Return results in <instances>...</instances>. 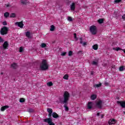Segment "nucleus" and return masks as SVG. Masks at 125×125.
I'll return each instance as SVG.
<instances>
[{
    "instance_id": "1",
    "label": "nucleus",
    "mask_w": 125,
    "mask_h": 125,
    "mask_svg": "<svg viewBox=\"0 0 125 125\" xmlns=\"http://www.w3.org/2000/svg\"><path fill=\"white\" fill-rule=\"evenodd\" d=\"M40 69L42 71H45L48 69V64L46 60H43L42 63L40 64Z\"/></svg>"
},
{
    "instance_id": "2",
    "label": "nucleus",
    "mask_w": 125,
    "mask_h": 125,
    "mask_svg": "<svg viewBox=\"0 0 125 125\" xmlns=\"http://www.w3.org/2000/svg\"><path fill=\"white\" fill-rule=\"evenodd\" d=\"M70 98V93L68 92V91H65L63 94V101L62 102L63 104H66V103H68V101H69V99Z\"/></svg>"
},
{
    "instance_id": "3",
    "label": "nucleus",
    "mask_w": 125,
    "mask_h": 125,
    "mask_svg": "<svg viewBox=\"0 0 125 125\" xmlns=\"http://www.w3.org/2000/svg\"><path fill=\"white\" fill-rule=\"evenodd\" d=\"M52 115V113H49L48 114V117L49 118H46L44 119V122L45 123H47V124L49 125H55L54 123L52 122V119H51V115Z\"/></svg>"
},
{
    "instance_id": "4",
    "label": "nucleus",
    "mask_w": 125,
    "mask_h": 125,
    "mask_svg": "<svg viewBox=\"0 0 125 125\" xmlns=\"http://www.w3.org/2000/svg\"><path fill=\"white\" fill-rule=\"evenodd\" d=\"M90 32L92 35H96L97 34V27L95 25H92L89 28Z\"/></svg>"
},
{
    "instance_id": "5",
    "label": "nucleus",
    "mask_w": 125,
    "mask_h": 125,
    "mask_svg": "<svg viewBox=\"0 0 125 125\" xmlns=\"http://www.w3.org/2000/svg\"><path fill=\"white\" fill-rule=\"evenodd\" d=\"M0 33L2 36H4V35H7L8 33V28L6 26H3L1 28Z\"/></svg>"
},
{
    "instance_id": "6",
    "label": "nucleus",
    "mask_w": 125,
    "mask_h": 125,
    "mask_svg": "<svg viewBox=\"0 0 125 125\" xmlns=\"http://www.w3.org/2000/svg\"><path fill=\"white\" fill-rule=\"evenodd\" d=\"M34 33L33 32L27 31L25 33V35L26 38L28 39H31L32 38V35H33Z\"/></svg>"
},
{
    "instance_id": "7",
    "label": "nucleus",
    "mask_w": 125,
    "mask_h": 125,
    "mask_svg": "<svg viewBox=\"0 0 125 125\" xmlns=\"http://www.w3.org/2000/svg\"><path fill=\"white\" fill-rule=\"evenodd\" d=\"M93 105H94L93 103L91 102H88L87 105V109H88L89 110H90V109H92V107Z\"/></svg>"
},
{
    "instance_id": "8",
    "label": "nucleus",
    "mask_w": 125,
    "mask_h": 125,
    "mask_svg": "<svg viewBox=\"0 0 125 125\" xmlns=\"http://www.w3.org/2000/svg\"><path fill=\"white\" fill-rule=\"evenodd\" d=\"M117 104H120L122 108H125V101H119L117 102Z\"/></svg>"
},
{
    "instance_id": "9",
    "label": "nucleus",
    "mask_w": 125,
    "mask_h": 125,
    "mask_svg": "<svg viewBox=\"0 0 125 125\" xmlns=\"http://www.w3.org/2000/svg\"><path fill=\"white\" fill-rule=\"evenodd\" d=\"M96 106L99 109H101L102 108V101H99L96 104Z\"/></svg>"
},
{
    "instance_id": "10",
    "label": "nucleus",
    "mask_w": 125,
    "mask_h": 125,
    "mask_svg": "<svg viewBox=\"0 0 125 125\" xmlns=\"http://www.w3.org/2000/svg\"><path fill=\"white\" fill-rule=\"evenodd\" d=\"M16 25H18V27H20V28H22L24 26V24H23V22H16Z\"/></svg>"
},
{
    "instance_id": "11",
    "label": "nucleus",
    "mask_w": 125,
    "mask_h": 125,
    "mask_svg": "<svg viewBox=\"0 0 125 125\" xmlns=\"http://www.w3.org/2000/svg\"><path fill=\"white\" fill-rule=\"evenodd\" d=\"M117 123V121L114 119H110L108 121V124L109 125H115Z\"/></svg>"
},
{
    "instance_id": "12",
    "label": "nucleus",
    "mask_w": 125,
    "mask_h": 125,
    "mask_svg": "<svg viewBox=\"0 0 125 125\" xmlns=\"http://www.w3.org/2000/svg\"><path fill=\"white\" fill-rule=\"evenodd\" d=\"M8 42L7 41L5 42L3 44V47L4 49H6V48L8 47Z\"/></svg>"
},
{
    "instance_id": "13",
    "label": "nucleus",
    "mask_w": 125,
    "mask_h": 125,
    "mask_svg": "<svg viewBox=\"0 0 125 125\" xmlns=\"http://www.w3.org/2000/svg\"><path fill=\"white\" fill-rule=\"evenodd\" d=\"M70 8L71 10H75L76 9V4L74 2L70 5Z\"/></svg>"
},
{
    "instance_id": "14",
    "label": "nucleus",
    "mask_w": 125,
    "mask_h": 125,
    "mask_svg": "<svg viewBox=\"0 0 125 125\" xmlns=\"http://www.w3.org/2000/svg\"><path fill=\"white\" fill-rule=\"evenodd\" d=\"M8 108H9V106L8 105H5V106H2L1 107V111L2 112H3V111L6 110V109H8Z\"/></svg>"
},
{
    "instance_id": "15",
    "label": "nucleus",
    "mask_w": 125,
    "mask_h": 125,
    "mask_svg": "<svg viewBox=\"0 0 125 125\" xmlns=\"http://www.w3.org/2000/svg\"><path fill=\"white\" fill-rule=\"evenodd\" d=\"M52 116L53 117V118H54V119H57V118H59V115H58L56 112H53L52 114Z\"/></svg>"
},
{
    "instance_id": "16",
    "label": "nucleus",
    "mask_w": 125,
    "mask_h": 125,
    "mask_svg": "<svg viewBox=\"0 0 125 125\" xmlns=\"http://www.w3.org/2000/svg\"><path fill=\"white\" fill-rule=\"evenodd\" d=\"M11 68H13V69H17V63H14L11 65Z\"/></svg>"
},
{
    "instance_id": "17",
    "label": "nucleus",
    "mask_w": 125,
    "mask_h": 125,
    "mask_svg": "<svg viewBox=\"0 0 125 125\" xmlns=\"http://www.w3.org/2000/svg\"><path fill=\"white\" fill-rule=\"evenodd\" d=\"M97 96L95 94H93L91 96V99L92 100H95V99L97 98Z\"/></svg>"
},
{
    "instance_id": "18",
    "label": "nucleus",
    "mask_w": 125,
    "mask_h": 125,
    "mask_svg": "<svg viewBox=\"0 0 125 125\" xmlns=\"http://www.w3.org/2000/svg\"><path fill=\"white\" fill-rule=\"evenodd\" d=\"M54 30H55V26H54L53 25H52L50 26V31H51V32H54Z\"/></svg>"
},
{
    "instance_id": "19",
    "label": "nucleus",
    "mask_w": 125,
    "mask_h": 125,
    "mask_svg": "<svg viewBox=\"0 0 125 125\" xmlns=\"http://www.w3.org/2000/svg\"><path fill=\"white\" fill-rule=\"evenodd\" d=\"M92 48L93 49H94V50H97L98 49V45L95 44L93 45Z\"/></svg>"
},
{
    "instance_id": "20",
    "label": "nucleus",
    "mask_w": 125,
    "mask_h": 125,
    "mask_svg": "<svg viewBox=\"0 0 125 125\" xmlns=\"http://www.w3.org/2000/svg\"><path fill=\"white\" fill-rule=\"evenodd\" d=\"M47 111L49 114H52L53 110L51 108H47Z\"/></svg>"
},
{
    "instance_id": "21",
    "label": "nucleus",
    "mask_w": 125,
    "mask_h": 125,
    "mask_svg": "<svg viewBox=\"0 0 125 125\" xmlns=\"http://www.w3.org/2000/svg\"><path fill=\"white\" fill-rule=\"evenodd\" d=\"M63 104H64L63 107L65 108V111H69V107L67 106V103Z\"/></svg>"
},
{
    "instance_id": "22",
    "label": "nucleus",
    "mask_w": 125,
    "mask_h": 125,
    "mask_svg": "<svg viewBox=\"0 0 125 125\" xmlns=\"http://www.w3.org/2000/svg\"><path fill=\"white\" fill-rule=\"evenodd\" d=\"M119 71L120 72H123V71H125V66H121L119 67Z\"/></svg>"
},
{
    "instance_id": "23",
    "label": "nucleus",
    "mask_w": 125,
    "mask_h": 125,
    "mask_svg": "<svg viewBox=\"0 0 125 125\" xmlns=\"http://www.w3.org/2000/svg\"><path fill=\"white\" fill-rule=\"evenodd\" d=\"M10 17L11 18H15V17H16V15L15 14V13H12L10 14Z\"/></svg>"
},
{
    "instance_id": "24",
    "label": "nucleus",
    "mask_w": 125,
    "mask_h": 125,
    "mask_svg": "<svg viewBox=\"0 0 125 125\" xmlns=\"http://www.w3.org/2000/svg\"><path fill=\"white\" fill-rule=\"evenodd\" d=\"M98 22L100 24H102V23H103V22H104V19H99V20H98Z\"/></svg>"
},
{
    "instance_id": "25",
    "label": "nucleus",
    "mask_w": 125,
    "mask_h": 125,
    "mask_svg": "<svg viewBox=\"0 0 125 125\" xmlns=\"http://www.w3.org/2000/svg\"><path fill=\"white\" fill-rule=\"evenodd\" d=\"M112 49L113 50H116V51H119V50H123V49L120 47L113 48Z\"/></svg>"
},
{
    "instance_id": "26",
    "label": "nucleus",
    "mask_w": 125,
    "mask_h": 125,
    "mask_svg": "<svg viewBox=\"0 0 125 125\" xmlns=\"http://www.w3.org/2000/svg\"><path fill=\"white\" fill-rule=\"evenodd\" d=\"M47 85L48 86H52L53 85V83H52V82H49L47 83Z\"/></svg>"
},
{
    "instance_id": "27",
    "label": "nucleus",
    "mask_w": 125,
    "mask_h": 125,
    "mask_svg": "<svg viewBox=\"0 0 125 125\" xmlns=\"http://www.w3.org/2000/svg\"><path fill=\"white\" fill-rule=\"evenodd\" d=\"M21 1L22 4H27V1L26 0H21Z\"/></svg>"
},
{
    "instance_id": "28",
    "label": "nucleus",
    "mask_w": 125,
    "mask_h": 125,
    "mask_svg": "<svg viewBox=\"0 0 125 125\" xmlns=\"http://www.w3.org/2000/svg\"><path fill=\"white\" fill-rule=\"evenodd\" d=\"M64 80H68L69 79V75L66 74L63 76Z\"/></svg>"
},
{
    "instance_id": "29",
    "label": "nucleus",
    "mask_w": 125,
    "mask_h": 125,
    "mask_svg": "<svg viewBox=\"0 0 125 125\" xmlns=\"http://www.w3.org/2000/svg\"><path fill=\"white\" fill-rule=\"evenodd\" d=\"M102 85V84L101 83H100L99 84H96L94 85V87H100Z\"/></svg>"
},
{
    "instance_id": "30",
    "label": "nucleus",
    "mask_w": 125,
    "mask_h": 125,
    "mask_svg": "<svg viewBox=\"0 0 125 125\" xmlns=\"http://www.w3.org/2000/svg\"><path fill=\"white\" fill-rule=\"evenodd\" d=\"M4 17H6V18H7L9 16V13L8 12H6L4 14Z\"/></svg>"
},
{
    "instance_id": "31",
    "label": "nucleus",
    "mask_w": 125,
    "mask_h": 125,
    "mask_svg": "<svg viewBox=\"0 0 125 125\" xmlns=\"http://www.w3.org/2000/svg\"><path fill=\"white\" fill-rule=\"evenodd\" d=\"M41 47H42V48H43L44 47H46V44H45V43H42L41 45Z\"/></svg>"
},
{
    "instance_id": "32",
    "label": "nucleus",
    "mask_w": 125,
    "mask_h": 125,
    "mask_svg": "<svg viewBox=\"0 0 125 125\" xmlns=\"http://www.w3.org/2000/svg\"><path fill=\"white\" fill-rule=\"evenodd\" d=\"M20 102H21V103H23V102H25V99L20 98Z\"/></svg>"
},
{
    "instance_id": "33",
    "label": "nucleus",
    "mask_w": 125,
    "mask_h": 125,
    "mask_svg": "<svg viewBox=\"0 0 125 125\" xmlns=\"http://www.w3.org/2000/svg\"><path fill=\"white\" fill-rule=\"evenodd\" d=\"M67 20H68V21H69L70 22H72V21H73V19L71 17H68Z\"/></svg>"
},
{
    "instance_id": "34",
    "label": "nucleus",
    "mask_w": 125,
    "mask_h": 125,
    "mask_svg": "<svg viewBox=\"0 0 125 125\" xmlns=\"http://www.w3.org/2000/svg\"><path fill=\"white\" fill-rule=\"evenodd\" d=\"M73 36H74V39L76 40V41H78V38H77V34L74 33Z\"/></svg>"
},
{
    "instance_id": "35",
    "label": "nucleus",
    "mask_w": 125,
    "mask_h": 125,
    "mask_svg": "<svg viewBox=\"0 0 125 125\" xmlns=\"http://www.w3.org/2000/svg\"><path fill=\"white\" fill-rule=\"evenodd\" d=\"M73 55V52L72 51H69L68 52V56H72Z\"/></svg>"
},
{
    "instance_id": "36",
    "label": "nucleus",
    "mask_w": 125,
    "mask_h": 125,
    "mask_svg": "<svg viewBox=\"0 0 125 125\" xmlns=\"http://www.w3.org/2000/svg\"><path fill=\"white\" fill-rule=\"evenodd\" d=\"M122 1V0H115L114 2H116V3H119Z\"/></svg>"
},
{
    "instance_id": "37",
    "label": "nucleus",
    "mask_w": 125,
    "mask_h": 125,
    "mask_svg": "<svg viewBox=\"0 0 125 125\" xmlns=\"http://www.w3.org/2000/svg\"><path fill=\"white\" fill-rule=\"evenodd\" d=\"M66 54H67V52H63V53H62L61 56H65L66 55Z\"/></svg>"
},
{
    "instance_id": "38",
    "label": "nucleus",
    "mask_w": 125,
    "mask_h": 125,
    "mask_svg": "<svg viewBox=\"0 0 125 125\" xmlns=\"http://www.w3.org/2000/svg\"><path fill=\"white\" fill-rule=\"evenodd\" d=\"M2 24L3 25V26H6V25H7V23L6 22V21H3Z\"/></svg>"
},
{
    "instance_id": "39",
    "label": "nucleus",
    "mask_w": 125,
    "mask_h": 125,
    "mask_svg": "<svg viewBox=\"0 0 125 125\" xmlns=\"http://www.w3.org/2000/svg\"><path fill=\"white\" fill-rule=\"evenodd\" d=\"M23 50V47H20V52H22Z\"/></svg>"
},
{
    "instance_id": "40",
    "label": "nucleus",
    "mask_w": 125,
    "mask_h": 125,
    "mask_svg": "<svg viewBox=\"0 0 125 125\" xmlns=\"http://www.w3.org/2000/svg\"><path fill=\"white\" fill-rule=\"evenodd\" d=\"M92 65H97L98 63L95 61H93L92 62Z\"/></svg>"
},
{
    "instance_id": "41",
    "label": "nucleus",
    "mask_w": 125,
    "mask_h": 125,
    "mask_svg": "<svg viewBox=\"0 0 125 125\" xmlns=\"http://www.w3.org/2000/svg\"><path fill=\"white\" fill-rule=\"evenodd\" d=\"M3 42V39H2V38L1 37H0V42Z\"/></svg>"
},
{
    "instance_id": "42",
    "label": "nucleus",
    "mask_w": 125,
    "mask_h": 125,
    "mask_svg": "<svg viewBox=\"0 0 125 125\" xmlns=\"http://www.w3.org/2000/svg\"><path fill=\"white\" fill-rule=\"evenodd\" d=\"M78 54H80V55H82L83 54V51H79L78 52Z\"/></svg>"
},
{
    "instance_id": "43",
    "label": "nucleus",
    "mask_w": 125,
    "mask_h": 125,
    "mask_svg": "<svg viewBox=\"0 0 125 125\" xmlns=\"http://www.w3.org/2000/svg\"><path fill=\"white\" fill-rule=\"evenodd\" d=\"M104 85L105 86H108V85H109V83L108 82L104 83Z\"/></svg>"
},
{
    "instance_id": "44",
    "label": "nucleus",
    "mask_w": 125,
    "mask_h": 125,
    "mask_svg": "<svg viewBox=\"0 0 125 125\" xmlns=\"http://www.w3.org/2000/svg\"><path fill=\"white\" fill-rule=\"evenodd\" d=\"M29 112H30V113H32L34 112V110H33V109H29Z\"/></svg>"
},
{
    "instance_id": "45",
    "label": "nucleus",
    "mask_w": 125,
    "mask_h": 125,
    "mask_svg": "<svg viewBox=\"0 0 125 125\" xmlns=\"http://www.w3.org/2000/svg\"><path fill=\"white\" fill-rule=\"evenodd\" d=\"M122 19H124V20H125V15H124L122 16Z\"/></svg>"
},
{
    "instance_id": "46",
    "label": "nucleus",
    "mask_w": 125,
    "mask_h": 125,
    "mask_svg": "<svg viewBox=\"0 0 125 125\" xmlns=\"http://www.w3.org/2000/svg\"><path fill=\"white\" fill-rule=\"evenodd\" d=\"M86 44H87V43H86V42H83V45H86Z\"/></svg>"
},
{
    "instance_id": "47",
    "label": "nucleus",
    "mask_w": 125,
    "mask_h": 125,
    "mask_svg": "<svg viewBox=\"0 0 125 125\" xmlns=\"http://www.w3.org/2000/svg\"><path fill=\"white\" fill-rule=\"evenodd\" d=\"M104 116H105V115H104V114L102 115L101 119H103L104 118Z\"/></svg>"
},
{
    "instance_id": "48",
    "label": "nucleus",
    "mask_w": 125,
    "mask_h": 125,
    "mask_svg": "<svg viewBox=\"0 0 125 125\" xmlns=\"http://www.w3.org/2000/svg\"><path fill=\"white\" fill-rule=\"evenodd\" d=\"M94 72H93V71H91V75H94Z\"/></svg>"
},
{
    "instance_id": "49",
    "label": "nucleus",
    "mask_w": 125,
    "mask_h": 125,
    "mask_svg": "<svg viewBox=\"0 0 125 125\" xmlns=\"http://www.w3.org/2000/svg\"><path fill=\"white\" fill-rule=\"evenodd\" d=\"M100 113L98 112L97 113V116H100Z\"/></svg>"
},
{
    "instance_id": "50",
    "label": "nucleus",
    "mask_w": 125,
    "mask_h": 125,
    "mask_svg": "<svg viewBox=\"0 0 125 125\" xmlns=\"http://www.w3.org/2000/svg\"><path fill=\"white\" fill-rule=\"evenodd\" d=\"M83 40H81L80 41V43H81L82 44L83 43Z\"/></svg>"
},
{
    "instance_id": "51",
    "label": "nucleus",
    "mask_w": 125,
    "mask_h": 125,
    "mask_svg": "<svg viewBox=\"0 0 125 125\" xmlns=\"http://www.w3.org/2000/svg\"><path fill=\"white\" fill-rule=\"evenodd\" d=\"M6 7H9V4H7L6 5Z\"/></svg>"
},
{
    "instance_id": "52",
    "label": "nucleus",
    "mask_w": 125,
    "mask_h": 125,
    "mask_svg": "<svg viewBox=\"0 0 125 125\" xmlns=\"http://www.w3.org/2000/svg\"><path fill=\"white\" fill-rule=\"evenodd\" d=\"M124 51V53L125 54V49L122 50Z\"/></svg>"
},
{
    "instance_id": "53",
    "label": "nucleus",
    "mask_w": 125,
    "mask_h": 125,
    "mask_svg": "<svg viewBox=\"0 0 125 125\" xmlns=\"http://www.w3.org/2000/svg\"><path fill=\"white\" fill-rule=\"evenodd\" d=\"M112 68H116V66L113 65V67H112Z\"/></svg>"
},
{
    "instance_id": "54",
    "label": "nucleus",
    "mask_w": 125,
    "mask_h": 125,
    "mask_svg": "<svg viewBox=\"0 0 125 125\" xmlns=\"http://www.w3.org/2000/svg\"><path fill=\"white\" fill-rule=\"evenodd\" d=\"M0 75H3V72H1L0 73Z\"/></svg>"
},
{
    "instance_id": "55",
    "label": "nucleus",
    "mask_w": 125,
    "mask_h": 125,
    "mask_svg": "<svg viewBox=\"0 0 125 125\" xmlns=\"http://www.w3.org/2000/svg\"><path fill=\"white\" fill-rule=\"evenodd\" d=\"M124 114H125V112H124Z\"/></svg>"
}]
</instances>
